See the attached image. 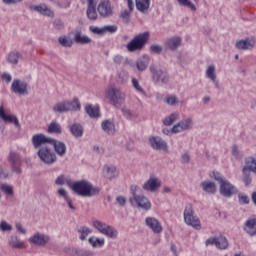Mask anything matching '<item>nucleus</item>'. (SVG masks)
<instances>
[{"label": "nucleus", "mask_w": 256, "mask_h": 256, "mask_svg": "<svg viewBox=\"0 0 256 256\" xmlns=\"http://www.w3.org/2000/svg\"><path fill=\"white\" fill-rule=\"evenodd\" d=\"M181 46V38L180 37H174L170 38L165 42V47L167 49H170L171 51H175L177 47Z\"/></svg>", "instance_id": "nucleus-31"}, {"label": "nucleus", "mask_w": 256, "mask_h": 256, "mask_svg": "<svg viewBox=\"0 0 256 256\" xmlns=\"http://www.w3.org/2000/svg\"><path fill=\"white\" fill-rule=\"evenodd\" d=\"M213 177L215 181H217L220 185V195L223 197H226L227 199L233 197V195H236V193L239 192L237 187L229 180L223 178L218 172H213Z\"/></svg>", "instance_id": "nucleus-2"}, {"label": "nucleus", "mask_w": 256, "mask_h": 256, "mask_svg": "<svg viewBox=\"0 0 256 256\" xmlns=\"http://www.w3.org/2000/svg\"><path fill=\"white\" fill-rule=\"evenodd\" d=\"M28 87L29 84L27 82L15 79L12 82L11 91L12 93H15V95H29Z\"/></svg>", "instance_id": "nucleus-10"}, {"label": "nucleus", "mask_w": 256, "mask_h": 256, "mask_svg": "<svg viewBox=\"0 0 256 256\" xmlns=\"http://www.w3.org/2000/svg\"><path fill=\"white\" fill-rule=\"evenodd\" d=\"M149 7H151V0H136V9L140 13H149Z\"/></svg>", "instance_id": "nucleus-27"}, {"label": "nucleus", "mask_w": 256, "mask_h": 256, "mask_svg": "<svg viewBox=\"0 0 256 256\" xmlns=\"http://www.w3.org/2000/svg\"><path fill=\"white\" fill-rule=\"evenodd\" d=\"M206 77L211 79L216 89H220L221 86L219 85V80H217V74L215 73V67L213 65L208 66L206 70Z\"/></svg>", "instance_id": "nucleus-25"}, {"label": "nucleus", "mask_w": 256, "mask_h": 256, "mask_svg": "<svg viewBox=\"0 0 256 256\" xmlns=\"http://www.w3.org/2000/svg\"><path fill=\"white\" fill-rule=\"evenodd\" d=\"M182 163H189L191 161V156L188 153H183L181 155Z\"/></svg>", "instance_id": "nucleus-63"}, {"label": "nucleus", "mask_w": 256, "mask_h": 256, "mask_svg": "<svg viewBox=\"0 0 256 256\" xmlns=\"http://www.w3.org/2000/svg\"><path fill=\"white\" fill-rule=\"evenodd\" d=\"M71 189L76 195H79V197H95L101 191L99 187H94L93 184L87 180L72 183Z\"/></svg>", "instance_id": "nucleus-1"}, {"label": "nucleus", "mask_w": 256, "mask_h": 256, "mask_svg": "<svg viewBox=\"0 0 256 256\" xmlns=\"http://www.w3.org/2000/svg\"><path fill=\"white\" fill-rule=\"evenodd\" d=\"M104 33H115L117 31V26L109 25L103 27Z\"/></svg>", "instance_id": "nucleus-55"}, {"label": "nucleus", "mask_w": 256, "mask_h": 256, "mask_svg": "<svg viewBox=\"0 0 256 256\" xmlns=\"http://www.w3.org/2000/svg\"><path fill=\"white\" fill-rule=\"evenodd\" d=\"M127 79H129V75H127L125 72H120L118 74L117 82L120 85H125V83H127Z\"/></svg>", "instance_id": "nucleus-50"}, {"label": "nucleus", "mask_w": 256, "mask_h": 256, "mask_svg": "<svg viewBox=\"0 0 256 256\" xmlns=\"http://www.w3.org/2000/svg\"><path fill=\"white\" fill-rule=\"evenodd\" d=\"M244 231H246L248 235H256V219L247 220L244 226Z\"/></svg>", "instance_id": "nucleus-32"}, {"label": "nucleus", "mask_w": 256, "mask_h": 256, "mask_svg": "<svg viewBox=\"0 0 256 256\" xmlns=\"http://www.w3.org/2000/svg\"><path fill=\"white\" fill-rule=\"evenodd\" d=\"M238 201L240 203V205H249V196L245 195V194H238Z\"/></svg>", "instance_id": "nucleus-53"}, {"label": "nucleus", "mask_w": 256, "mask_h": 256, "mask_svg": "<svg viewBox=\"0 0 256 256\" xmlns=\"http://www.w3.org/2000/svg\"><path fill=\"white\" fill-rule=\"evenodd\" d=\"M216 247L217 249L225 250L229 247V241L225 236H219L216 238Z\"/></svg>", "instance_id": "nucleus-38"}, {"label": "nucleus", "mask_w": 256, "mask_h": 256, "mask_svg": "<svg viewBox=\"0 0 256 256\" xmlns=\"http://www.w3.org/2000/svg\"><path fill=\"white\" fill-rule=\"evenodd\" d=\"M130 191L132 193V197H130V199H135L136 197L140 196L137 193H139V191H141V188H139V186H137V185H132L130 188Z\"/></svg>", "instance_id": "nucleus-54"}, {"label": "nucleus", "mask_w": 256, "mask_h": 256, "mask_svg": "<svg viewBox=\"0 0 256 256\" xmlns=\"http://www.w3.org/2000/svg\"><path fill=\"white\" fill-rule=\"evenodd\" d=\"M120 17L124 23H129L131 19V11L130 10L122 11Z\"/></svg>", "instance_id": "nucleus-52"}, {"label": "nucleus", "mask_w": 256, "mask_h": 256, "mask_svg": "<svg viewBox=\"0 0 256 256\" xmlns=\"http://www.w3.org/2000/svg\"><path fill=\"white\" fill-rule=\"evenodd\" d=\"M149 143L154 151H164V153H169V146L163 138L152 136L149 138Z\"/></svg>", "instance_id": "nucleus-11"}, {"label": "nucleus", "mask_w": 256, "mask_h": 256, "mask_svg": "<svg viewBox=\"0 0 256 256\" xmlns=\"http://www.w3.org/2000/svg\"><path fill=\"white\" fill-rule=\"evenodd\" d=\"M191 129H193V119L186 118L174 125L171 133H183V131H189Z\"/></svg>", "instance_id": "nucleus-13"}, {"label": "nucleus", "mask_w": 256, "mask_h": 256, "mask_svg": "<svg viewBox=\"0 0 256 256\" xmlns=\"http://www.w3.org/2000/svg\"><path fill=\"white\" fill-rule=\"evenodd\" d=\"M9 162L12 165L13 171L16 173H21V157L16 152H11L9 156Z\"/></svg>", "instance_id": "nucleus-23"}, {"label": "nucleus", "mask_w": 256, "mask_h": 256, "mask_svg": "<svg viewBox=\"0 0 256 256\" xmlns=\"http://www.w3.org/2000/svg\"><path fill=\"white\" fill-rule=\"evenodd\" d=\"M253 47H255V42L249 38L245 40H239L238 42H236L237 49L246 50V49H253Z\"/></svg>", "instance_id": "nucleus-29"}, {"label": "nucleus", "mask_w": 256, "mask_h": 256, "mask_svg": "<svg viewBox=\"0 0 256 256\" xmlns=\"http://www.w3.org/2000/svg\"><path fill=\"white\" fill-rule=\"evenodd\" d=\"M0 230L5 232L13 231V226L11 224L7 223V221H1L0 223Z\"/></svg>", "instance_id": "nucleus-51"}, {"label": "nucleus", "mask_w": 256, "mask_h": 256, "mask_svg": "<svg viewBox=\"0 0 256 256\" xmlns=\"http://www.w3.org/2000/svg\"><path fill=\"white\" fill-rule=\"evenodd\" d=\"M150 72L154 83H162L163 85H167V83H169V74L167 71L157 67V65H151Z\"/></svg>", "instance_id": "nucleus-8"}, {"label": "nucleus", "mask_w": 256, "mask_h": 256, "mask_svg": "<svg viewBox=\"0 0 256 256\" xmlns=\"http://www.w3.org/2000/svg\"><path fill=\"white\" fill-rule=\"evenodd\" d=\"M74 41L79 45H89V43H91L92 40L90 37L83 35L81 31H78L75 33Z\"/></svg>", "instance_id": "nucleus-30"}, {"label": "nucleus", "mask_w": 256, "mask_h": 256, "mask_svg": "<svg viewBox=\"0 0 256 256\" xmlns=\"http://www.w3.org/2000/svg\"><path fill=\"white\" fill-rule=\"evenodd\" d=\"M184 222L186 225H190V227L196 229V231L201 229V220L195 215L193 204H186L184 209Z\"/></svg>", "instance_id": "nucleus-5"}, {"label": "nucleus", "mask_w": 256, "mask_h": 256, "mask_svg": "<svg viewBox=\"0 0 256 256\" xmlns=\"http://www.w3.org/2000/svg\"><path fill=\"white\" fill-rule=\"evenodd\" d=\"M175 121H179V114L177 113H172L169 116H167L164 120L163 123L166 127H169L175 123Z\"/></svg>", "instance_id": "nucleus-41"}, {"label": "nucleus", "mask_w": 256, "mask_h": 256, "mask_svg": "<svg viewBox=\"0 0 256 256\" xmlns=\"http://www.w3.org/2000/svg\"><path fill=\"white\" fill-rule=\"evenodd\" d=\"M58 41L62 47H73V40L67 37H60Z\"/></svg>", "instance_id": "nucleus-47"}, {"label": "nucleus", "mask_w": 256, "mask_h": 256, "mask_svg": "<svg viewBox=\"0 0 256 256\" xmlns=\"http://www.w3.org/2000/svg\"><path fill=\"white\" fill-rule=\"evenodd\" d=\"M129 201L132 207H138V209H143L144 211H149L151 209V201L144 195L129 198Z\"/></svg>", "instance_id": "nucleus-9"}, {"label": "nucleus", "mask_w": 256, "mask_h": 256, "mask_svg": "<svg viewBox=\"0 0 256 256\" xmlns=\"http://www.w3.org/2000/svg\"><path fill=\"white\" fill-rule=\"evenodd\" d=\"M90 31L92 33H95L96 35H103V33H104L103 28H99V27H96V26H90Z\"/></svg>", "instance_id": "nucleus-58"}, {"label": "nucleus", "mask_w": 256, "mask_h": 256, "mask_svg": "<svg viewBox=\"0 0 256 256\" xmlns=\"http://www.w3.org/2000/svg\"><path fill=\"white\" fill-rule=\"evenodd\" d=\"M0 119H2L4 123H13L16 129H21V123H19L17 116L7 115L3 104L0 106Z\"/></svg>", "instance_id": "nucleus-15"}, {"label": "nucleus", "mask_w": 256, "mask_h": 256, "mask_svg": "<svg viewBox=\"0 0 256 256\" xmlns=\"http://www.w3.org/2000/svg\"><path fill=\"white\" fill-rule=\"evenodd\" d=\"M77 232L79 233L80 241H85L91 233V229L87 226H80L78 227Z\"/></svg>", "instance_id": "nucleus-39"}, {"label": "nucleus", "mask_w": 256, "mask_h": 256, "mask_svg": "<svg viewBox=\"0 0 256 256\" xmlns=\"http://www.w3.org/2000/svg\"><path fill=\"white\" fill-rule=\"evenodd\" d=\"M0 189L2 193L7 195L8 197H13L15 195V191L13 190V186L9 184H1Z\"/></svg>", "instance_id": "nucleus-43"}, {"label": "nucleus", "mask_w": 256, "mask_h": 256, "mask_svg": "<svg viewBox=\"0 0 256 256\" xmlns=\"http://www.w3.org/2000/svg\"><path fill=\"white\" fill-rule=\"evenodd\" d=\"M37 155L45 165H53V163L57 162V154L51 150L49 146H42L38 149Z\"/></svg>", "instance_id": "nucleus-7"}, {"label": "nucleus", "mask_w": 256, "mask_h": 256, "mask_svg": "<svg viewBox=\"0 0 256 256\" xmlns=\"http://www.w3.org/2000/svg\"><path fill=\"white\" fill-rule=\"evenodd\" d=\"M50 145H53L54 151L58 157H65V155H67V145H65V143L52 139Z\"/></svg>", "instance_id": "nucleus-18"}, {"label": "nucleus", "mask_w": 256, "mask_h": 256, "mask_svg": "<svg viewBox=\"0 0 256 256\" xmlns=\"http://www.w3.org/2000/svg\"><path fill=\"white\" fill-rule=\"evenodd\" d=\"M70 133H72L73 137H76V138L83 137V133H84L83 126L79 123H74L70 127Z\"/></svg>", "instance_id": "nucleus-34"}, {"label": "nucleus", "mask_w": 256, "mask_h": 256, "mask_svg": "<svg viewBox=\"0 0 256 256\" xmlns=\"http://www.w3.org/2000/svg\"><path fill=\"white\" fill-rule=\"evenodd\" d=\"M9 245L12 249H21V247H23V242H21L17 236H11L9 239Z\"/></svg>", "instance_id": "nucleus-42"}, {"label": "nucleus", "mask_w": 256, "mask_h": 256, "mask_svg": "<svg viewBox=\"0 0 256 256\" xmlns=\"http://www.w3.org/2000/svg\"><path fill=\"white\" fill-rule=\"evenodd\" d=\"M105 97L114 106L122 105L123 101H125L124 92L117 88V86L108 87L105 92Z\"/></svg>", "instance_id": "nucleus-6"}, {"label": "nucleus", "mask_w": 256, "mask_h": 256, "mask_svg": "<svg viewBox=\"0 0 256 256\" xmlns=\"http://www.w3.org/2000/svg\"><path fill=\"white\" fill-rule=\"evenodd\" d=\"M206 247H209V245H215L217 247V238H209L205 242Z\"/></svg>", "instance_id": "nucleus-61"}, {"label": "nucleus", "mask_w": 256, "mask_h": 256, "mask_svg": "<svg viewBox=\"0 0 256 256\" xmlns=\"http://www.w3.org/2000/svg\"><path fill=\"white\" fill-rule=\"evenodd\" d=\"M109 224L104 223L102 221L99 220H94L93 221V228L97 229V231H99V233H103L104 229L108 226Z\"/></svg>", "instance_id": "nucleus-46"}, {"label": "nucleus", "mask_w": 256, "mask_h": 256, "mask_svg": "<svg viewBox=\"0 0 256 256\" xmlns=\"http://www.w3.org/2000/svg\"><path fill=\"white\" fill-rule=\"evenodd\" d=\"M52 110L54 113H69L71 111H81V103L79 98H74L72 101L64 100L56 103Z\"/></svg>", "instance_id": "nucleus-3"}, {"label": "nucleus", "mask_w": 256, "mask_h": 256, "mask_svg": "<svg viewBox=\"0 0 256 256\" xmlns=\"http://www.w3.org/2000/svg\"><path fill=\"white\" fill-rule=\"evenodd\" d=\"M132 87L137 91V93H140V95H147L143 87H141V84H139V80H137V78H132Z\"/></svg>", "instance_id": "nucleus-45"}, {"label": "nucleus", "mask_w": 256, "mask_h": 256, "mask_svg": "<svg viewBox=\"0 0 256 256\" xmlns=\"http://www.w3.org/2000/svg\"><path fill=\"white\" fill-rule=\"evenodd\" d=\"M61 124H59L57 121H53L48 126V133H54L55 135H61L62 133Z\"/></svg>", "instance_id": "nucleus-37"}, {"label": "nucleus", "mask_w": 256, "mask_h": 256, "mask_svg": "<svg viewBox=\"0 0 256 256\" xmlns=\"http://www.w3.org/2000/svg\"><path fill=\"white\" fill-rule=\"evenodd\" d=\"M30 243L34 245H39L40 247H45L49 243V236L41 233H36L29 239Z\"/></svg>", "instance_id": "nucleus-19"}, {"label": "nucleus", "mask_w": 256, "mask_h": 256, "mask_svg": "<svg viewBox=\"0 0 256 256\" xmlns=\"http://www.w3.org/2000/svg\"><path fill=\"white\" fill-rule=\"evenodd\" d=\"M149 41V32H144L136 35L127 45L126 49L129 53H135V51H143L145 45Z\"/></svg>", "instance_id": "nucleus-4"}, {"label": "nucleus", "mask_w": 256, "mask_h": 256, "mask_svg": "<svg viewBox=\"0 0 256 256\" xmlns=\"http://www.w3.org/2000/svg\"><path fill=\"white\" fill-rule=\"evenodd\" d=\"M23 57L19 51H12L8 54L6 61L10 63V65H17L19 63V59Z\"/></svg>", "instance_id": "nucleus-33"}, {"label": "nucleus", "mask_w": 256, "mask_h": 256, "mask_svg": "<svg viewBox=\"0 0 256 256\" xmlns=\"http://www.w3.org/2000/svg\"><path fill=\"white\" fill-rule=\"evenodd\" d=\"M55 29H63V27H65V24L63 23V21L61 19H56L53 23Z\"/></svg>", "instance_id": "nucleus-59"}, {"label": "nucleus", "mask_w": 256, "mask_h": 256, "mask_svg": "<svg viewBox=\"0 0 256 256\" xmlns=\"http://www.w3.org/2000/svg\"><path fill=\"white\" fill-rule=\"evenodd\" d=\"M97 11L100 17H112L113 16V7H111V1L103 0L98 4Z\"/></svg>", "instance_id": "nucleus-14"}, {"label": "nucleus", "mask_w": 256, "mask_h": 256, "mask_svg": "<svg viewBox=\"0 0 256 256\" xmlns=\"http://www.w3.org/2000/svg\"><path fill=\"white\" fill-rule=\"evenodd\" d=\"M150 58L147 55H143L136 61V67L138 71H146L149 67Z\"/></svg>", "instance_id": "nucleus-26"}, {"label": "nucleus", "mask_w": 256, "mask_h": 256, "mask_svg": "<svg viewBox=\"0 0 256 256\" xmlns=\"http://www.w3.org/2000/svg\"><path fill=\"white\" fill-rule=\"evenodd\" d=\"M53 138H48L45 134H35L32 137V145L34 149H39L40 147H49Z\"/></svg>", "instance_id": "nucleus-12"}, {"label": "nucleus", "mask_w": 256, "mask_h": 256, "mask_svg": "<svg viewBox=\"0 0 256 256\" xmlns=\"http://www.w3.org/2000/svg\"><path fill=\"white\" fill-rule=\"evenodd\" d=\"M151 53H154L155 55H160V53L163 52V46L159 44H152L150 46Z\"/></svg>", "instance_id": "nucleus-49"}, {"label": "nucleus", "mask_w": 256, "mask_h": 256, "mask_svg": "<svg viewBox=\"0 0 256 256\" xmlns=\"http://www.w3.org/2000/svg\"><path fill=\"white\" fill-rule=\"evenodd\" d=\"M161 187V180L157 177L151 176L142 186L144 191H150L151 193H155L157 189Z\"/></svg>", "instance_id": "nucleus-16"}, {"label": "nucleus", "mask_w": 256, "mask_h": 256, "mask_svg": "<svg viewBox=\"0 0 256 256\" xmlns=\"http://www.w3.org/2000/svg\"><path fill=\"white\" fill-rule=\"evenodd\" d=\"M58 195L60 197H63L65 200L69 198V196L67 195V190H65L64 188H60L58 190Z\"/></svg>", "instance_id": "nucleus-62"}, {"label": "nucleus", "mask_w": 256, "mask_h": 256, "mask_svg": "<svg viewBox=\"0 0 256 256\" xmlns=\"http://www.w3.org/2000/svg\"><path fill=\"white\" fill-rule=\"evenodd\" d=\"M85 111L92 119H97L99 117V108H95L93 105H87Z\"/></svg>", "instance_id": "nucleus-40"}, {"label": "nucleus", "mask_w": 256, "mask_h": 256, "mask_svg": "<svg viewBox=\"0 0 256 256\" xmlns=\"http://www.w3.org/2000/svg\"><path fill=\"white\" fill-rule=\"evenodd\" d=\"M56 185H65V176H58L55 180Z\"/></svg>", "instance_id": "nucleus-64"}, {"label": "nucleus", "mask_w": 256, "mask_h": 256, "mask_svg": "<svg viewBox=\"0 0 256 256\" xmlns=\"http://www.w3.org/2000/svg\"><path fill=\"white\" fill-rule=\"evenodd\" d=\"M102 235H105L109 239H117L118 232L113 226L108 225L105 227Z\"/></svg>", "instance_id": "nucleus-35"}, {"label": "nucleus", "mask_w": 256, "mask_h": 256, "mask_svg": "<svg viewBox=\"0 0 256 256\" xmlns=\"http://www.w3.org/2000/svg\"><path fill=\"white\" fill-rule=\"evenodd\" d=\"M101 127L106 135H115V122L113 120L102 121Z\"/></svg>", "instance_id": "nucleus-24"}, {"label": "nucleus", "mask_w": 256, "mask_h": 256, "mask_svg": "<svg viewBox=\"0 0 256 256\" xmlns=\"http://www.w3.org/2000/svg\"><path fill=\"white\" fill-rule=\"evenodd\" d=\"M122 113L126 119H133V117H135V114H133V112H131L129 109H123Z\"/></svg>", "instance_id": "nucleus-57"}, {"label": "nucleus", "mask_w": 256, "mask_h": 256, "mask_svg": "<svg viewBox=\"0 0 256 256\" xmlns=\"http://www.w3.org/2000/svg\"><path fill=\"white\" fill-rule=\"evenodd\" d=\"M180 5H183V7H189L192 11H197V7H195V4H193L190 0H178Z\"/></svg>", "instance_id": "nucleus-48"}, {"label": "nucleus", "mask_w": 256, "mask_h": 256, "mask_svg": "<svg viewBox=\"0 0 256 256\" xmlns=\"http://www.w3.org/2000/svg\"><path fill=\"white\" fill-rule=\"evenodd\" d=\"M64 252L67 253V255L72 256H93L95 253L91 250H85V249H76V248H65Z\"/></svg>", "instance_id": "nucleus-22"}, {"label": "nucleus", "mask_w": 256, "mask_h": 256, "mask_svg": "<svg viewBox=\"0 0 256 256\" xmlns=\"http://www.w3.org/2000/svg\"><path fill=\"white\" fill-rule=\"evenodd\" d=\"M32 11H36L37 13H40V15H44L45 17H50L53 19L55 17V13L51 11L50 8H48L45 4H40L37 6H31Z\"/></svg>", "instance_id": "nucleus-21"}, {"label": "nucleus", "mask_w": 256, "mask_h": 256, "mask_svg": "<svg viewBox=\"0 0 256 256\" xmlns=\"http://www.w3.org/2000/svg\"><path fill=\"white\" fill-rule=\"evenodd\" d=\"M96 7H97V5H88L86 14H87L88 19H90V21H97V17H99L97 14Z\"/></svg>", "instance_id": "nucleus-36"}, {"label": "nucleus", "mask_w": 256, "mask_h": 256, "mask_svg": "<svg viewBox=\"0 0 256 256\" xmlns=\"http://www.w3.org/2000/svg\"><path fill=\"white\" fill-rule=\"evenodd\" d=\"M200 187H202L203 191L209 193L210 195H213L217 192V186L215 185V182L203 181L201 182Z\"/></svg>", "instance_id": "nucleus-28"}, {"label": "nucleus", "mask_w": 256, "mask_h": 256, "mask_svg": "<svg viewBox=\"0 0 256 256\" xmlns=\"http://www.w3.org/2000/svg\"><path fill=\"white\" fill-rule=\"evenodd\" d=\"M88 242L92 247H103L105 245V239L97 238L95 236H92L88 239Z\"/></svg>", "instance_id": "nucleus-44"}, {"label": "nucleus", "mask_w": 256, "mask_h": 256, "mask_svg": "<svg viewBox=\"0 0 256 256\" xmlns=\"http://www.w3.org/2000/svg\"><path fill=\"white\" fill-rule=\"evenodd\" d=\"M103 175L106 179H115V177H119V170L115 165H105L103 168Z\"/></svg>", "instance_id": "nucleus-20"}, {"label": "nucleus", "mask_w": 256, "mask_h": 256, "mask_svg": "<svg viewBox=\"0 0 256 256\" xmlns=\"http://www.w3.org/2000/svg\"><path fill=\"white\" fill-rule=\"evenodd\" d=\"M166 103L168 104V105H177V103H179L178 102V100H177V98L175 97V96H168L167 98H166Z\"/></svg>", "instance_id": "nucleus-56"}, {"label": "nucleus", "mask_w": 256, "mask_h": 256, "mask_svg": "<svg viewBox=\"0 0 256 256\" xmlns=\"http://www.w3.org/2000/svg\"><path fill=\"white\" fill-rule=\"evenodd\" d=\"M146 225L153 231V233L159 234L163 233V226H161V222L157 220L155 217H147L145 219Z\"/></svg>", "instance_id": "nucleus-17"}, {"label": "nucleus", "mask_w": 256, "mask_h": 256, "mask_svg": "<svg viewBox=\"0 0 256 256\" xmlns=\"http://www.w3.org/2000/svg\"><path fill=\"white\" fill-rule=\"evenodd\" d=\"M116 201L120 205V207H125V203H127V199L124 196H118L116 198Z\"/></svg>", "instance_id": "nucleus-60"}]
</instances>
